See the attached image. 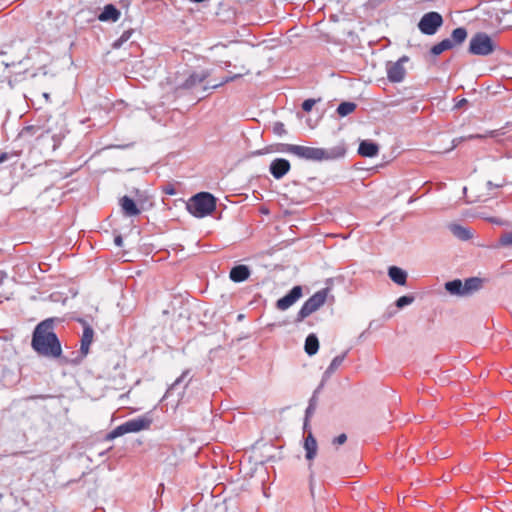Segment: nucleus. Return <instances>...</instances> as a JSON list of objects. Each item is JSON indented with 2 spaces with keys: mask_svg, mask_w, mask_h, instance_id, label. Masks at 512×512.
Masks as SVG:
<instances>
[{
  "mask_svg": "<svg viewBox=\"0 0 512 512\" xmlns=\"http://www.w3.org/2000/svg\"><path fill=\"white\" fill-rule=\"evenodd\" d=\"M31 346L39 355L47 358H58L61 355L62 348L54 332L53 319H46L36 326Z\"/></svg>",
  "mask_w": 512,
  "mask_h": 512,
  "instance_id": "1",
  "label": "nucleus"
},
{
  "mask_svg": "<svg viewBox=\"0 0 512 512\" xmlns=\"http://www.w3.org/2000/svg\"><path fill=\"white\" fill-rule=\"evenodd\" d=\"M278 151L294 155L300 159L316 162L336 160L342 158L346 153L344 145L317 148L295 144H280Z\"/></svg>",
  "mask_w": 512,
  "mask_h": 512,
  "instance_id": "2",
  "label": "nucleus"
},
{
  "mask_svg": "<svg viewBox=\"0 0 512 512\" xmlns=\"http://www.w3.org/2000/svg\"><path fill=\"white\" fill-rule=\"evenodd\" d=\"M215 206V198L210 193L201 192L189 200L187 209L192 215L202 218L211 214Z\"/></svg>",
  "mask_w": 512,
  "mask_h": 512,
  "instance_id": "3",
  "label": "nucleus"
},
{
  "mask_svg": "<svg viewBox=\"0 0 512 512\" xmlns=\"http://www.w3.org/2000/svg\"><path fill=\"white\" fill-rule=\"evenodd\" d=\"M328 289H322L313 294L301 307L295 318V323L302 322L305 318L322 307L327 299Z\"/></svg>",
  "mask_w": 512,
  "mask_h": 512,
  "instance_id": "4",
  "label": "nucleus"
},
{
  "mask_svg": "<svg viewBox=\"0 0 512 512\" xmlns=\"http://www.w3.org/2000/svg\"><path fill=\"white\" fill-rule=\"evenodd\" d=\"M152 420L147 416H141L126 421L125 423L117 426L108 436L110 439L122 436L127 433H135L146 430L150 427Z\"/></svg>",
  "mask_w": 512,
  "mask_h": 512,
  "instance_id": "5",
  "label": "nucleus"
},
{
  "mask_svg": "<svg viewBox=\"0 0 512 512\" xmlns=\"http://www.w3.org/2000/svg\"><path fill=\"white\" fill-rule=\"evenodd\" d=\"M495 49V44L491 37L485 33H476L469 43V52L473 55L487 56Z\"/></svg>",
  "mask_w": 512,
  "mask_h": 512,
  "instance_id": "6",
  "label": "nucleus"
},
{
  "mask_svg": "<svg viewBox=\"0 0 512 512\" xmlns=\"http://www.w3.org/2000/svg\"><path fill=\"white\" fill-rule=\"evenodd\" d=\"M442 16L437 12H429L423 15L418 23V28L423 34L433 35L442 25Z\"/></svg>",
  "mask_w": 512,
  "mask_h": 512,
  "instance_id": "7",
  "label": "nucleus"
},
{
  "mask_svg": "<svg viewBox=\"0 0 512 512\" xmlns=\"http://www.w3.org/2000/svg\"><path fill=\"white\" fill-rule=\"evenodd\" d=\"M407 56H402L396 62H388L386 65L387 78L392 83L402 82L406 75L404 64L408 62Z\"/></svg>",
  "mask_w": 512,
  "mask_h": 512,
  "instance_id": "8",
  "label": "nucleus"
},
{
  "mask_svg": "<svg viewBox=\"0 0 512 512\" xmlns=\"http://www.w3.org/2000/svg\"><path fill=\"white\" fill-rule=\"evenodd\" d=\"M301 297L302 287L294 286L288 294L277 300L276 307L281 311H285L295 304Z\"/></svg>",
  "mask_w": 512,
  "mask_h": 512,
  "instance_id": "9",
  "label": "nucleus"
},
{
  "mask_svg": "<svg viewBox=\"0 0 512 512\" xmlns=\"http://www.w3.org/2000/svg\"><path fill=\"white\" fill-rule=\"evenodd\" d=\"M290 170V163L283 158H277L270 164V173L276 179H281Z\"/></svg>",
  "mask_w": 512,
  "mask_h": 512,
  "instance_id": "10",
  "label": "nucleus"
},
{
  "mask_svg": "<svg viewBox=\"0 0 512 512\" xmlns=\"http://www.w3.org/2000/svg\"><path fill=\"white\" fill-rule=\"evenodd\" d=\"M208 76L209 72L206 70L194 72L185 80V82L182 84V87L184 89H195L198 85L203 83Z\"/></svg>",
  "mask_w": 512,
  "mask_h": 512,
  "instance_id": "11",
  "label": "nucleus"
},
{
  "mask_svg": "<svg viewBox=\"0 0 512 512\" xmlns=\"http://www.w3.org/2000/svg\"><path fill=\"white\" fill-rule=\"evenodd\" d=\"M304 449L306 452L305 458L308 461H312L316 457L318 450L317 441L312 435V433H308V435L306 436L304 441Z\"/></svg>",
  "mask_w": 512,
  "mask_h": 512,
  "instance_id": "12",
  "label": "nucleus"
},
{
  "mask_svg": "<svg viewBox=\"0 0 512 512\" xmlns=\"http://www.w3.org/2000/svg\"><path fill=\"white\" fill-rule=\"evenodd\" d=\"M379 152V146L368 140H363L358 148V153L363 157H374Z\"/></svg>",
  "mask_w": 512,
  "mask_h": 512,
  "instance_id": "13",
  "label": "nucleus"
},
{
  "mask_svg": "<svg viewBox=\"0 0 512 512\" xmlns=\"http://www.w3.org/2000/svg\"><path fill=\"white\" fill-rule=\"evenodd\" d=\"M229 276L234 282H242L249 278L250 270L246 265H237L231 269Z\"/></svg>",
  "mask_w": 512,
  "mask_h": 512,
  "instance_id": "14",
  "label": "nucleus"
},
{
  "mask_svg": "<svg viewBox=\"0 0 512 512\" xmlns=\"http://www.w3.org/2000/svg\"><path fill=\"white\" fill-rule=\"evenodd\" d=\"M120 15V11L114 5L108 4L104 7L98 18L100 21L115 22L120 18Z\"/></svg>",
  "mask_w": 512,
  "mask_h": 512,
  "instance_id": "15",
  "label": "nucleus"
},
{
  "mask_svg": "<svg viewBox=\"0 0 512 512\" xmlns=\"http://www.w3.org/2000/svg\"><path fill=\"white\" fill-rule=\"evenodd\" d=\"M120 205L126 216H136L140 213L136 203L128 196L121 198Z\"/></svg>",
  "mask_w": 512,
  "mask_h": 512,
  "instance_id": "16",
  "label": "nucleus"
},
{
  "mask_svg": "<svg viewBox=\"0 0 512 512\" xmlns=\"http://www.w3.org/2000/svg\"><path fill=\"white\" fill-rule=\"evenodd\" d=\"M388 275L394 283L398 285L406 284L407 273L403 269L396 266H391L388 270Z\"/></svg>",
  "mask_w": 512,
  "mask_h": 512,
  "instance_id": "17",
  "label": "nucleus"
},
{
  "mask_svg": "<svg viewBox=\"0 0 512 512\" xmlns=\"http://www.w3.org/2000/svg\"><path fill=\"white\" fill-rule=\"evenodd\" d=\"M449 229L454 236L461 240H469L473 236L472 232L468 228L459 224H451Z\"/></svg>",
  "mask_w": 512,
  "mask_h": 512,
  "instance_id": "18",
  "label": "nucleus"
},
{
  "mask_svg": "<svg viewBox=\"0 0 512 512\" xmlns=\"http://www.w3.org/2000/svg\"><path fill=\"white\" fill-rule=\"evenodd\" d=\"M94 331L91 327H85L81 339V352L86 355L89 351V347L93 341Z\"/></svg>",
  "mask_w": 512,
  "mask_h": 512,
  "instance_id": "19",
  "label": "nucleus"
},
{
  "mask_svg": "<svg viewBox=\"0 0 512 512\" xmlns=\"http://www.w3.org/2000/svg\"><path fill=\"white\" fill-rule=\"evenodd\" d=\"M445 289L452 295L464 297L463 283L456 279L445 284Z\"/></svg>",
  "mask_w": 512,
  "mask_h": 512,
  "instance_id": "20",
  "label": "nucleus"
},
{
  "mask_svg": "<svg viewBox=\"0 0 512 512\" xmlns=\"http://www.w3.org/2000/svg\"><path fill=\"white\" fill-rule=\"evenodd\" d=\"M481 280L479 278H469L463 283L464 295L469 296L481 287Z\"/></svg>",
  "mask_w": 512,
  "mask_h": 512,
  "instance_id": "21",
  "label": "nucleus"
},
{
  "mask_svg": "<svg viewBox=\"0 0 512 512\" xmlns=\"http://www.w3.org/2000/svg\"><path fill=\"white\" fill-rule=\"evenodd\" d=\"M319 349V341L315 334H310L307 336L305 341V352L312 356L317 353Z\"/></svg>",
  "mask_w": 512,
  "mask_h": 512,
  "instance_id": "22",
  "label": "nucleus"
},
{
  "mask_svg": "<svg viewBox=\"0 0 512 512\" xmlns=\"http://www.w3.org/2000/svg\"><path fill=\"white\" fill-rule=\"evenodd\" d=\"M346 354L347 353L345 352L344 354L338 355L335 358H333V360L331 361L330 365L328 366V368L324 372V377L325 378L330 377L341 366V364L343 363V361H344V359L346 357Z\"/></svg>",
  "mask_w": 512,
  "mask_h": 512,
  "instance_id": "23",
  "label": "nucleus"
},
{
  "mask_svg": "<svg viewBox=\"0 0 512 512\" xmlns=\"http://www.w3.org/2000/svg\"><path fill=\"white\" fill-rule=\"evenodd\" d=\"M453 45L454 44L451 39H444L431 48V53L435 56H438L442 54L444 51L451 49Z\"/></svg>",
  "mask_w": 512,
  "mask_h": 512,
  "instance_id": "24",
  "label": "nucleus"
},
{
  "mask_svg": "<svg viewBox=\"0 0 512 512\" xmlns=\"http://www.w3.org/2000/svg\"><path fill=\"white\" fill-rule=\"evenodd\" d=\"M356 107V104L353 102H342L337 108V113L344 117L354 112Z\"/></svg>",
  "mask_w": 512,
  "mask_h": 512,
  "instance_id": "25",
  "label": "nucleus"
},
{
  "mask_svg": "<svg viewBox=\"0 0 512 512\" xmlns=\"http://www.w3.org/2000/svg\"><path fill=\"white\" fill-rule=\"evenodd\" d=\"M451 37L453 44H460L466 39L467 31L463 27L456 28L453 30Z\"/></svg>",
  "mask_w": 512,
  "mask_h": 512,
  "instance_id": "26",
  "label": "nucleus"
},
{
  "mask_svg": "<svg viewBox=\"0 0 512 512\" xmlns=\"http://www.w3.org/2000/svg\"><path fill=\"white\" fill-rule=\"evenodd\" d=\"M502 247L512 246V232H505L501 235L497 245Z\"/></svg>",
  "mask_w": 512,
  "mask_h": 512,
  "instance_id": "27",
  "label": "nucleus"
},
{
  "mask_svg": "<svg viewBox=\"0 0 512 512\" xmlns=\"http://www.w3.org/2000/svg\"><path fill=\"white\" fill-rule=\"evenodd\" d=\"M413 301H414L413 296H408V295L401 296L400 298L397 299L396 306L398 308H404L405 306L410 305Z\"/></svg>",
  "mask_w": 512,
  "mask_h": 512,
  "instance_id": "28",
  "label": "nucleus"
},
{
  "mask_svg": "<svg viewBox=\"0 0 512 512\" xmlns=\"http://www.w3.org/2000/svg\"><path fill=\"white\" fill-rule=\"evenodd\" d=\"M131 35H132V32H131V31H124V32L122 33V35L119 37V39H117V40L113 43V47H114V48H119V47H121V45H122L124 42H126V41H128V40H129V38L131 37Z\"/></svg>",
  "mask_w": 512,
  "mask_h": 512,
  "instance_id": "29",
  "label": "nucleus"
},
{
  "mask_svg": "<svg viewBox=\"0 0 512 512\" xmlns=\"http://www.w3.org/2000/svg\"><path fill=\"white\" fill-rule=\"evenodd\" d=\"M240 76H241L240 74H237V75H234V76H232V77H227V78H225L224 80H222V81H221V82H219V83H215V84L210 85V86H204V87H203V91H207V90H208V89H210V88H217V87H219V86L223 85L224 83H227V82H229V81H232V80H234V79H236V78H238V77H240Z\"/></svg>",
  "mask_w": 512,
  "mask_h": 512,
  "instance_id": "30",
  "label": "nucleus"
},
{
  "mask_svg": "<svg viewBox=\"0 0 512 512\" xmlns=\"http://www.w3.org/2000/svg\"><path fill=\"white\" fill-rule=\"evenodd\" d=\"M273 132L277 135H284L286 134L285 126L282 122H275L273 124Z\"/></svg>",
  "mask_w": 512,
  "mask_h": 512,
  "instance_id": "31",
  "label": "nucleus"
},
{
  "mask_svg": "<svg viewBox=\"0 0 512 512\" xmlns=\"http://www.w3.org/2000/svg\"><path fill=\"white\" fill-rule=\"evenodd\" d=\"M316 101L314 99H307L302 104V109L306 112L311 111L313 106L315 105Z\"/></svg>",
  "mask_w": 512,
  "mask_h": 512,
  "instance_id": "32",
  "label": "nucleus"
},
{
  "mask_svg": "<svg viewBox=\"0 0 512 512\" xmlns=\"http://www.w3.org/2000/svg\"><path fill=\"white\" fill-rule=\"evenodd\" d=\"M189 374V370H185L179 378L171 385L170 389H174L179 383H181Z\"/></svg>",
  "mask_w": 512,
  "mask_h": 512,
  "instance_id": "33",
  "label": "nucleus"
},
{
  "mask_svg": "<svg viewBox=\"0 0 512 512\" xmlns=\"http://www.w3.org/2000/svg\"><path fill=\"white\" fill-rule=\"evenodd\" d=\"M346 440H347V436L345 434H340L333 440V443L336 445H342L346 442Z\"/></svg>",
  "mask_w": 512,
  "mask_h": 512,
  "instance_id": "34",
  "label": "nucleus"
},
{
  "mask_svg": "<svg viewBox=\"0 0 512 512\" xmlns=\"http://www.w3.org/2000/svg\"><path fill=\"white\" fill-rule=\"evenodd\" d=\"M314 411H315V404L311 400L309 403V406L306 409V418L310 417L314 413Z\"/></svg>",
  "mask_w": 512,
  "mask_h": 512,
  "instance_id": "35",
  "label": "nucleus"
},
{
  "mask_svg": "<svg viewBox=\"0 0 512 512\" xmlns=\"http://www.w3.org/2000/svg\"><path fill=\"white\" fill-rule=\"evenodd\" d=\"M489 221L493 224H497V225H505L506 223L499 219V218H490Z\"/></svg>",
  "mask_w": 512,
  "mask_h": 512,
  "instance_id": "36",
  "label": "nucleus"
},
{
  "mask_svg": "<svg viewBox=\"0 0 512 512\" xmlns=\"http://www.w3.org/2000/svg\"><path fill=\"white\" fill-rule=\"evenodd\" d=\"M114 242H115V244H116L117 246H119V247H120V246H122V244H123V239H122V237H121V236H116V237H115V239H114Z\"/></svg>",
  "mask_w": 512,
  "mask_h": 512,
  "instance_id": "37",
  "label": "nucleus"
},
{
  "mask_svg": "<svg viewBox=\"0 0 512 512\" xmlns=\"http://www.w3.org/2000/svg\"><path fill=\"white\" fill-rule=\"evenodd\" d=\"M483 136L480 135V134H475V135H469L468 137H466L465 139H476V138H482Z\"/></svg>",
  "mask_w": 512,
  "mask_h": 512,
  "instance_id": "38",
  "label": "nucleus"
},
{
  "mask_svg": "<svg viewBox=\"0 0 512 512\" xmlns=\"http://www.w3.org/2000/svg\"><path fill=\"white\" fill-rule=\"evenodd\" d=\"M487 186H488L489 188H493V187H500L501 185H494L491 181H489V182L487 183Z\"/></svg>",
  "mask_w": 512,
  "mask_h": 512,
  "instance_id": "39",
  "label": "nucleus"
},
{
  "mask_svg": "<svg viewBox=\"0 0 512 512\" xmlns=\"http://www.w3.org/2000/svg\"><path fill=\"white\" fill-rule=\"evenodd\" d=\"M5 159H6V155L2 154L1 157H0V162H3Z\"/></svg>",
  "mask_w": 512,
  "mask_h": 512,
  "instance_id": "40",
  "label": "nucleus"
},
{
  "mask_svg": "<svg viewBox=\"0 0 512 512\" xmlns=\"http://www.w3.org/2000/svg\"><path fill=\"white\" fill-rule=\"evenodd\" d=\"M466 101H467L466 99H462V100L460 101V103H459V104H460V105H464V103H465Z\"/></svg>",
  "mask_w": 512,
  "mask_h": 512,
  "instance_id": "41",
  "label": "nucleus"
},
{
  "mask_svg": "<svg viewBox=\"0 0 512 512\" xmlns=\"http://www.w3.org/2000/svg\"><path fill=\"white\" fill-rule=\"evenodd\" d=\"M466 101H467L466 99H462V100L460 101V103H459V104H460V105H464V103H465Z\"/></svg>",
  "mask_w": 512,
  "mask_h": 512,
  "instance_id": "42",
  "label": "nucleus"
},
{
  "mask_svg": "<svg viewBox=\"0 0 512 512\" xmlns=\"http://www.w3.org/2000/svg\"><path fill=\"white\" fill-rule=\"evenodd\" d=\"M464 138L463 137H460L459 139H455L454 142H460L461 140H463Z\"/></svg>",
  "mask_w": 512,
  "mask_h": 512,
  "instance_id": "43",
  "label": "nucleus"
},
{
  "mask_svg": "<svg viewBox=\"0 0 512 512\" xmlns=\"http://www.w3.org/2000/svg\"><path fill=\"white\" fill-rule=\"evenodd\" d=\"M2 280H3V275H2V273H0V284L2 283Z\"/></svg>",
  "mask_w": 512,
  "mask_h": 512,
  "instance_id": "44",
  "label": "nucleus"
}]
</instances>
